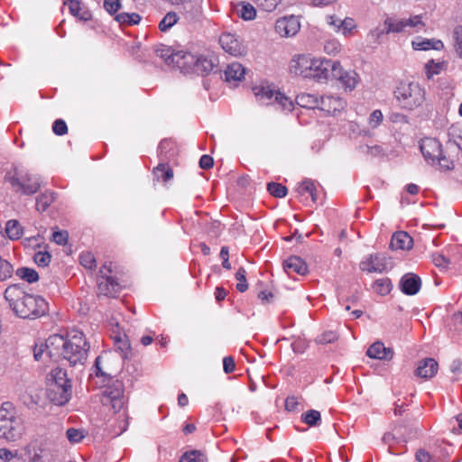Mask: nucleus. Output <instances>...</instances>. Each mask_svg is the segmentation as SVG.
<instances>
[{
  "instance_id": "f257e3e1",
  "label": "nucleus",
  "mask_w": 462,
  "mask_h": 462,
  "mask_svg": "<svg viewBox=\"0 0 462 462\" xmlns=\"http://www.w3.org/2000/svg\"><path fill=\"white\" fill-rule=\"evenodd\" d=\"M45 346L50 358H63L72 366L84 365L89 350V344L79 330H71L66 337L51 335L47 338Z\"/></svg>"
},
{
  "instance_id": "f03ea898",
  "label": "nucleus",
  "mask_w": 462,
  "mask_h": 462,
  "mask_svg": "<svg viewBox=\"0 0 462 462\" xmlns=\"http://www.w3.org/2000/svg\"><path fill=\"white\" fill-rule=\"evenodd\" d=\"M5 299L10 309L21 319H37L48 310V303L42 297L26 293L18 284H12L5 289Z\"/></svg>"
},
{
  "instance_id": "7ed1b4c3",
  "label": "nucleus",
  "mask_w": 462,
  "mask_h": 462,
  "mask_svg": "<svg viewBox=\"0 0 462 462\" xmlns=\"http://www.w3.org/2000/svg\"><path fill=\"white\" fill-rule=\"evenodd\" d=\"M329 61L310 54H297L290 60L289 70L291 74L304 79H328Z\"/></svg>"
},
{
  "instance_id": "20e7f679",
  "label": "nucleus",
  "mask_w": 462,
  "mask_h": 462,
  "mask_svg": "<svg viewBox=\"0 0 462 462\" xmlns=\"http://www.w3.org/2000/svg\"><path fill=\"white\" fill-rule=\"evenodd\" d=\"M48 398L56 405H64L71 397V383L67 372L60 367L51 371L47 377Z\"/></svg>"
},
{
  "instance_id": "39448f33",
  "label": "nucleus",
  "mask_w": 462,
  "mask_h": 462,
  "mask_svg": "<svg viewBox=\"0 0 462 462\" xmlns=\"http://www.w3.org/2000/svg\"><path fill=\"white\" fill-rule=\"evenodd\" d=\"M393 94L399 106L409 111L422 106L425 101V89L418 82H401Z\"/></svg>"
},
{
  "instance_id": "423d86ee",
  "label": "nucleus",
  "mask_w": 462,
  "mask_h": 462,
  "mask_svg": "<svg viewBox=\"0 0 462 462\" xmlns=\"http://www.w3.org/2000/svg\"><path fill=\"white\" fill-rule=\"evenodd\" d=\"M5 180L10 182L16 191H20L24 195L35 194L41 188V178L30 172H23L18 169H14V173L8 172Z\"/></svg>"
},
{
  "instance_id": "0eeeda50",
  "label": "nucleus",
  "mask_w": 462,
  "mask_h": 462,
  "mask_svg": "<svg viewBox=\"0 0 462 462\" xmlns=\"http://www.w3.org/2000/svg\"><path fill=\"white\" fill-rule=\"evenodd\" d=\"M421 153L425 160L432 164L439 165L441 170H449L450 162L443 155L441 143L435 138H424L420 145Z\"/></svg>"
},
{
  "instance_id": "6e6552de",
  "label": "nucleus",
  "mask_w": 462,
  "mask_h": 462,
  "mask_svg": "<svg viewBox=\"0 0 462 462\" xmlns=\"http://www.w3.org/2000/svg\"><path fill=\"white\" fill-rule=\"evenodd\" d=\"M100 401L104 406H110L114 412L120 411L126 402L123 383L116 381L108 385L103 391Z\"/></svg>"
},
{
  "instance_id": "1a4fd4ad",
  "label": "nucleus",
  "mask_w": 462,
  "mask_h": 462,
  "mask_svg": "<svg viewBox=\"0 0 462 462\" xmlns=\"http://www.w3.org/2000/svg\"><path fill=\"white\" fill-rule=\"evenodd\" d=\"M173 146L174 144L171 140H162L158 146V152L162 157V162L152 171L153 176L158 181L166 183L173 178L172 169L165 162L170 158L168 152L173 150Z\"/></svg>"
},
{
  "instance_id": "9d476101",
  "label": "nucleus",
  "mask_w": 462,
  "mask_h": 462,
  "mask_svg": "<svg viewBox=\"0 0 462 462\" xmlns=\"http://www.w3.org/2000/svg\"><path fill=\"white\" fill-rule=\"evenodd\" d=\"M384 25L386 26V33L402 32H417L424 27L421 16L420 15L400 20L387 18L384 21Z\"/></svg>"
},
{
  "instance_id": "9b49d317",
  "label": "nucleus",
  "mask_w": 462,
  "mask_h": 462,
  "mask_svg": "<svg viewBox=\"0 0 462 462\" xmlns=\"http://www.w3.org/2000/svg\"><path fill=\"white\" fill-rule=\"evenodd\" d=\"M329 78L337 80L348 90L356 88L359 82V76L355 70H346L339 61H329Z\"/></svg>"
},
{
  "instance_id": "f8f14e48",
  "label": "nucleus",
  "mask_w": 462,
  "mask_h": 462,
  "mask_svg": "<svg viewBox=\"0 0 462 462\" xmlns=\"http://www.w3.org/2000/svg\"><path fill=\"white\" fill-rule=\"evenodd\" d=\"M360 269L367 273H383L393 267L391 258L383 254H373L361 261Z\"/></svg>"
},
{
  "instance_id": "ddd939ff",
  "label": "nucleus",
  "mask_w": 462,
  "mask_h": 462,
  "mask_svg": "<svg viewBox=\"0 0 462 462\" xmlns=\"http://www.w3.org/2000/svg\"><path fill=\"white\" fill-rule=\"evenodd\" d=\"M171 67L179 69L183 73L194 71L199 73V58L196 57L190 52L177 51L171 58Z\"/></svg>"
},
{
  "instance_id": "4468645a",
  "label": "nucleus",
  "mask_w": 462,
  "mask_h": 462,
  "mask_svg": "<svg viewBox=\"0 0 462 462\" xmlns=\"http://www.w3.org/2000/svg\"><path fill=\"white\" fill-rule=\"evenodd\" d=\"M203 0H181L179 5L180 17L187 23L198 22L203 14Z\"/></svg>"
},
{
  "instance_id": "2eb2a0df",
  "label": "nucleus",
  "mask_w": 462,
  "mask_h": 462,
  "mask_svg": "<svg viewBox=\"0 0 462 462\" xmlns=\"http://www.w3.org/2000/svg\"><path fill=\"white\" fill-rule=\"evenodd\" d=\"M23 425L22 419H13L0 423V438L8 441H16L23 436Z\"/></svg>"
},
{
  "instance_id": "dca6fc26",
  "label": "nucleus",
  "mask_w": 462,
  "mask_h": 462,
  "mask_svg": "<svg viewBox=\"0 0 462 462\" xmlns=\"http://www.w3.org/2000/svg\"><path fill=\"white\" fill-rule=\"evenodd\" d=\"M300 24L297 17L284 16L278 19L275 23V32L282 37H291L295 35L300 30Z\"/></svg>"
},
{
  "instance_id": "f3484780",
  "label": "nucleus",
  "mask_w": 462,
  "mask_h": 462,
  "mask_svg": "<svg viewBox=\"0 0 462 462\" xmlns=\"http://www.w3.org/2000/svg\"><path fill=\"white\" fill-rule=\"evenodd\" d=\"M219 43L222 49L233 56L243 55L245 52V46L238 38L231 32H224L219 37Z\"/></svg>"
},
{
  "instance_id": "a211bd4d",
  "label": "nucleus",
  "mask_w": 462,
  "mask_h": 462,
  "mask_svg": "<svg viewBox=\"0 0 462 462\" xmlns=\"http://www.w3.org/2000/svg\"><path fill=\"white\" fill-rule=\"evenodd\" d=\"M98 292L107 297H115L121 291V285L111 275H99L97 280Z\"/></svg>"
},
{
  "instance_id": "6ab92c4d",
  "label": "nucleus",
  "mask_w": 462,
  "mask_h": 462,
  "mask_svg": "<svg viewBox=\"0 0 462 462\" xmlns=\"http://www.w3.org/2000/svg\"><path fill=\"white\" fill-rule=\"evenodd\" d=\"M421 287L420 278L413 273H405L400 280L399 288L401 291L406 295H415Z\"/></svg>"
},
{
  "instance_id": "aec40b11",
  "label": "nucleus",
  "mask_w": 462,
  "mask_h": 462,
  "mask_svg": "<svg viewBox=\"0 0 462 462\" xmlns=\"http://www.w3.org/2000/svg\"><path fill=\"white\" fill-rule=\"evenodd\" d=\"M254 94L261 105H274V97L277 90L274 87L269 85H259L253 88Z\"/></svg>"
},
{
  "instance_id": "412c9836",
  "label": "nucleus",
  "mask_w": 462,
  "mask_h": 462,
  "mask_svg": "<svg viewBox=\"0 0 462 462\" xmlns=\"http://www.w3.org/2000/svg\"><path fill=\"white\" fill-rule=\"evenodd\" d=\"M345 106V101L336 96L326 95L319 97V109L332 114L340 111Z\"/></svg>"
},
{
  "instance_id": "4be33fe9",
  "label": "nucleus",
  "mask_w": 462,
  "mask_h": 462,
  "mask_svg": "<svg viewBox=\"0 0 462 462\" xmlns=\"http://www.w3.org/2000/svg\"><path fill=\"white\" fill-rule=\"evenodd\" d=\"M283 269L288 275H304L308 273L306 263L299 256H290L283 262Z\"/></svg>"
},
{
  "instance_id": "5701e85b",
  "label": "nucleus",
  "mask_w": 462,
  "mask_h": 462,
  "mask_svg": "<svg viewBox=\"0 0 462 462\" xmlns=\"http://www.w3.org/2000/svg\"><path fill=\"white\" fill-rule=\"evenodd\" d=\"M439 365L433 358H425L420 361L415 370V374L423 379L432 378L438 372Z\"/></svg>"
},
{
  "instance_id": "b1692460",
  "label": "nucleus",
  "mask_w": 462,
  "mask_h": 462,
  "mask_svg": "<svg viewBox=\"0 0 462 462\" xmlns=\"http://www.w3.org/2000/svg\"><path fill=\"white\" fill-rule=\"evenodd\" d=\"M245 69L238 62H232L226 66L224 71L225 80L233 85L244 79Z\"/></svg>"
},
{
  "instance_id": "393cba45",
  "label": "nucleus",
  "mask_w": 462,
  "mask_h": 462,
  "mask_svg": "<svg viewBox=\"0 0 462 462\" xmlns=\"http://www.w3.org/2000/svg\"><path fill=\"white\" fill-rule=\"evenodd\" d=\"M366 355L374 359L391 360L393 351L390 347H385L383 343L376 341L368 347Z\"/></svg>"
},
{
  "instance_id": "a878e982",
  "label": "nucleus",
  "mask_w": 462,
  "mask_h": 462,
  "mask_svg": "<svg viewBox=\"0 0 462 462\" xmlns=\"http://www.w3.org/2000/svg\"><path fill=\"white\" fill-rule=\"evenodd\" d=\"M114 347L123 359L128 358L131 354V345L125 334L116 333L112 335Z\"/></svg>"
},
{
  "instance_id": "bb28decb",
  "label": "nucleus",
  "mask_w": 462,
  "mask_h": 462,
  "mask_svg": "<svg viewBox=\"0 0 462 462\" xmlns=\"http://www.w3.org/2000/svg\"><path fill=\"white\" fill-rule=\"evenodd\" d=\"M413 240L406 232L395 233L390 243V246L393 250H408L411 248Z\"/></svg>"
},
{
  "instance_id": "cd10ccee",
  "label": "nucleus",
  "mask_w": 462,
  "mask_h": 462,
  "mask_svg": "<svg viewBox=\"0 0 462 462\" xmlns=\"http://www.w3.org/2000/svg\"><path fill=\"white\" fill-rule=\"evenodd\" d=\"M234 12L244 21H252L256 17V9L249 2L242 1L234 6Z\"/></svg>"
},
{
  "instance_id": "c85d7f7f",
  "label": "nucleus",
  "mask_w": 462,
  "mask_h": 462,
  "mask_svg": "<svg viewBox=\"0 0 462 462\" xmlns=\"http://www.w3.org/2000/svg\"><path fill=\"white\" fill-rule=\"evenodd\" d=\"M412 48L416 51L440 50L443 48L441 41L416 38L411 42Z\"/></svg>"
},
{
  "instance_id": "c756f323",
  "label": "nucleus",
  "mask_w": 462,
  "mask_h": 462,
  "mask_svg": "<svg viewBox=\"0 0 462 462\" xmlns=\"http://www.w3.org/2000/svg\"><path fill=\"white\" fill-rule=\"evenodd\" d=\"M296 103L308 109H319V97L314 94L300 93L296 97Z\"/></svg>"
},
{
  "instance_id": "7c9ffc66",
  "label": "nucleus",
  "mask_w": 462,
  "mask_h": 462,
  "mask_svg": "<svg viewBox=\"0 0 462 462\" xmlns=\"http://www.w3.org/2000/svg\"><path fill=\"white\" fill-rule=\"evenodd\" d=\"M56 193L46 190L36 198V209L40 212L45 211L55 200Z\"/></svg>"
},
{
  "instance_id": "2f4dec72",
  "label": "nucleus",
  "mask_w": 462,
  "mask_h": 462,
  "mask_svg": "<svg viewBox=\"0 0 462 462\" xmlns=\"http://www.w3.org/2000/svg\"><path fill=\"white\" fill-rule=\"evenodd\" d=\"M5 233L9 239L18 240L23 234V228L17 220L11 219L5 224Z\"/></svg>"
},
{
  "instance_id": "473e14b6",
  "label": "nucleus",
  "mask_w": 462,
  "mask_h": 462,
  "mask_svg": "<svg viewBox=\"0 0 462 462\" xmlns=\"http://www.w3.org/2000/svg\"><path fill=\"white\" fill-rule=\"evenodd\" d=\"M115 19L121 25L131 26L138 24L141 21V16L137 13L122 12L117 14Z\"/></svg>"
},
{
  "instance_id": "72a5a7b5",
  "label": "nucleus",
  "mask_w": 462,
  "mask_h": 462,
  "mask_svg": "<svg viewBox=\"0 0 462 462\" xmlns=\"http://www.w3.org/2000/svg\"><path fill=\"white\" fill-rule=\"evenodd\" d=\"M13 419H22L16 415V411L12 402H4L0 408V423L6 422Z\"/></svg>"
},
{
  "instance_id": "f704fd0d",
  "label": "nucleus",
  "mask_w": 462,
  "mask_h": 462,
  "mask_svg": "<svg viewBox=\"0 0 462 462\" xmlns=\"http://www.w3.org/2000/svg\"><path fill=\"white\" fill-rule=\"evenodd\" d=\"M180 19V16L177 13L172 11L168 12L159 23L160 31H169L173 25H175L179 22Z\"/></svg>"
},
{
  "instance_id": "c9c22d12",
  "label": "nucleus",
  "mask_w": 462,
  "mask_h": 462,
  "mask_svg": "<svg viewBox=\"0 0 462 462\" xmlns=\"http://www.w3.org/2000/svg\"><path fill=\"white\" fill-rule=\"evenodd\" d=\"M296 191L299 195L310 194L312 200L315 202L317 200V193H316V186L313 180H303L297 188Z\"/></svg>"
},
{
  "instance_id": "e433bc0d",
  "label": "nucleus",
  "mask_w": 462,
  "mask_h": 462,
  "mask_svg": "<svg viewBox=\"0 0 462 462\" xmlns=\"http://www.w3.org/2000/svg\"><path fill=\"white\" fill-rule=\"evenodd\" d=\"M374 291L380 295H387L393 289L392 282L389 278H381L373 284Z\"/></svg>"
},
{
  "instance_id": "4c0bfd02",
  "label": "nucleus",
  "mask_w": 462,
  "mask_h": 462,
  "mask_svg": "<svg viewBox=\"0 0 462 462\" xmlns=\"http://www.w3.org/2000/svg\"><path fill=\"white\" fill-rule=\"evenodd\" d=\"M16 275L29 283L35 282L39 280L38 273L32 268H18L16 270Z\"/></svg>"
},
{
  "instance_id": "58836bf2",
  "label": "nucleus",
  "mask_w": 462,
  "mask_h": 462,
  "mask_svg": "<svg viewBox=\"0 0 462 462\" xmlns=\"http://www.w3.org/2000/svg\"><path fill=\"white\" fill-rule=\"evenodd\" d=\"M301 420L310 427L317 426L321 421L320 412L316 410H310L301 415Z\"/></svg>"
},
{
  "instance_id": "ea45409f",
  "label": "nucleus",
  "mask_w": 462,
  "mask_h": 462,
  "mask_svg": "<svg viewBox=\"0 0 462 462\" xmlns=\"http://www.w3.org/2000/svg\"><path fill=\"white\" fill-rule=\"evenodd\" d=\"M155 54L162 59L167 65L171 66L172 62L171 58L175 55L173 51L165 45H159L154 48Z\"/></svg>"
},
{
  "instance_id": "a19ab883",
  "label": "nucleus",
  "mask_w": 462,
  "mask_h": 462,
  "mask_svg": "<svg viewBox=\"0 0 462 462\" xmlns=\"http://www.w3.org/2000/svg\"><path fill=\"white\" fill-rule=\"evenodd\" d=\"M444 62H435L434 60H430L425 64V73L428 79H431L435 75H439L444 69Z\"/></svg>"
},
{
  "instance_id": "79ce46f5",
  "label": "nucleus",
  "mask_w": 462,
  "mask_h": 462,
  "mask_svg": "<svg viewBox=\"0 0 462 462\" xmlns=\"http://www.w3.org/2000/svg\"><path fill=\"white\" fill-rule=\"evenodd\" d=\"M340 26L341 30L339 32H341L345 37L353 36L356 29V23L351 17H346L344 20H342Z\"/></svg>"
},
{
  "instance_id": "37998d69",
  "label": "nucleus",
  "mask_w": 462,
  "mask_h": 462,
  "mask_svg": "<svg viewBox=\"0 0 462 462\" xmlns=\"http://www.w3.org/2000/svg\"><path fill=\"white\" fill-rule=\"evenodd\" d=\"M273 106H277V107L282 110L291 111L293 102L279 91L275 95Z\"/></svg>"
},
{
  "instance_id": "c03bdc74",
  "label": "nucleus",
  "mask_w": 462,
  "mask_h": 462,
  "mask_svg": "<svg viewBox=\"0 0 462 462\" xmlns=\"http://www.w3.org/2000/svg\"><path fill=\"white\" fill-rule=\"evenodd\" d=\"M207 461H208V459H207L206 455L198 450H192L189 452H186L180 458V462H207Z\"/></svg>"
},
{
  "instance_id": "a18cd8bd",
  "label": "nucleus",
  "mask_w": 462,
  "mask_h": 462,
  "mask_svg": "<svg viewBox=\"0 0 462 462\" xmlns=\"http://www.w3.org/2000/svg\"><path fill=\"white\" fill-rule=\"evenodd\" d=\"M362 153L372 157H382L385 155V150L381 145H362L360 146Z\"/></svg>"
},
{
  "instance_id": "49530a36",
  "label": "nucleus",
  "mask_w": 462,
  "mask_h": 462,
  "mask_svg": "<svg viewBox=\"0 0 462 462\" xmlns=\"http://www.w3.org/2000/svg\"><path fill=\"white\" fill-rule=\"evenodd\" d=\"M267 190L275 198H284L287 194V188L281 183L271 182L267 185Z\"/></svg>"
},
{
  "instance_id": "de8ad7c7",
  "label": "nucleus",
  "mask_w": 462,
  "mask_h": 462,
  "mask_svg": "<svg viewBox=\"0 0 462 462\" xmlns=\"http://www.w3.org/2000/svg\"><path fill=\"white\" fill-rule=\"evenodd\" d=\"M79 263L84 268L89 270H94L97 266L96 259L90 252L81 253L79 255Z\"/></svg>"
},
{
  "instance_id": "09e8293b",
  "label": "nucleus",
  "mask_w": 462,
  "mask_h": 462,
  "mask_svg": "<svg viewBox=\"0 0 462 462\" xmlns=\"http://www.w3.org/2000/svg\"><path fill=\"white\" fill-rule=\"evenodd\" d=\"M341 43L336 39H330L324 43V51L328 55H337L341 51Z\"/></svg>"
},
{
  "instance_id": "8fccbe9b",
  "label": "nucleus",
  "mask_w": 462,
  "mask_h": 462,
  "mask_svg": "<svg viewBox=\"0 0 462 462\" xmlns=\"http://www.w3.org/2000/svg\"><path fill=\"white\" fill-rule=\"evenodd\" d=\"M245 275L246 271L243 267H240L236 273V279L238 281L236 287V290L240 292H245L248 289Z\"/></svg>"
},
{
  "instance_id": "3c124183",
  "label": "nucleus",
  "mask_w": 462,
  "mask_h": 462,
  "mask_svg": "<svg viewBox=\"0 0 462 462\" xmlns=\"http://www.w3.org/2000/svg\"><path fill=\"white\" fill-rule=\"evenodd\" d=\"M35 263L40 267L48 266L51 260V254L48 251H39L33 255Z\"/></svg>"
},
{
  "instance_id": "603ef678",
  "label": "nucleus",
  "mask_w": 462,
  "mask_h": 462,
  "mask_svg": "<svg viewBox=\"0 0 462 462\" xmlns=\"http://www.w3.org/2000/svg\"><path fill=\"white\" fill-rule=\"evenodd\" d=\"M257 6L266 12H273L282 0H254Z\"/></svg>"
},
{
  "instance_id": "864d4df0",
  "label": "nucleus",
  "mask_w": 462,
  "mask_h": 462,
  "mask_svg": "<svg viewBox=\"0 0 462 462\" xmlns=\"http://www.w3.org/2000/svg\"><path fill=\"white\" fill-rule=\"evenodd\" d=\"M337 338H338V337H337V333L332 330H329V331H325L322 334H320L319 336H318L316 337L315 341L318 344L324 345V344L333 343V342L337 341Z\"/></svg>"
},
{
  "instance_id": "5fc2aeb1",
  "label": "nucleus",
  "mask_w": 462,
  "mask_h": 462,
  "mask_svg": "<svg viewBox=\"0 0 462 462\" xmlns=\"http://www.w3.org/2000/svg\"><path fill=\"white\" fill-rule=\"evenodd\" d=\"M416 459L419 462H448L446 457L443 458L437 459L433 457L431 455H430L429 452L422 449L419 450L416 453Z\"/></svg>"
},
{
  "instance_id": "6e6d98bb",
  "label": "nucleus",
  "mask_w": 462,
  "mask_h": 462,
  "mask_svg": "<svg viewBox=\"0 0 462 462\" xmlns=\"http://www.w3.org/2000/svg\"><path fill=\"white\" fill-rule=\"evenodd\" d=\"M13 273V266L9 262L0 257V280L4 281L11 277Z\"/></svg>"
},
{
  "instance_id": "4d7b16f0",
  "label": "nucleus",
  "mask_w": 462,
  "mask_h": 462,
  "mask_svg": "<svg viewBox=\"0 0 462 462\" xmlns=\"http://www.w3.org/2000/svg\"><path fill=\"white\" fill-rule=\"evenodd\" d=\"M69 239V233L66 230H53L51 240L59 245H65Z\"/></svg>"
},
{
  "instance_id": "13d9d810",
  "label": "nucleus",
  "mask_w": 462,
  "mask_h": 462,
  "mask_svg": "<svg viewBox=\"0 0 462 462\" xmlns=\"http://www.w3.org/2000/svg\"><path fill=\"white\" fill-rule=\"evenodd\" d=\"M383 119V116L381 110L376 109L372 112L369 116V125L371 128L374 129L379 126Z\"/></svg>"
},
{
  "instance_id": "bf43d9fd",
  "label": "nucleus",
  "mask_w": 462,
  "mask_h": 462,
  "mask_svg": "<svg viewBox=\"0 0 462 462\" xmlns=\"http://www.w3.org/2000/svg\"><path fill=\"white\" fill-rule=\"evenodd\" d=\"M66 436L68 439L72 443H78L84 438L82 431L74 428L68 429L66 431Z\"/></svg>"
},
{
  "instance_id": "052dcab7",
  "label": "nucleus",
  "mask_w": 462,
  "mask_h": 462,
  "mask_svg": "<svg viewBox=\"0 0 462 462\" xmlns=\"http://www.w3.org/2000/svg\"><path fill=\"white\" fill-rule=\"evenodd\" d=\"M52 131L57 135H64L68 132V126L64 120L57 119L52 125Z\"/></svg>"
},
{
  "instance_id": "680f3d73",
  "label": "nucleus",
  "mask_w": 462,
  "mask_h": 462,
  "mask_svg": "<svg viewBox=\"0 0 462 462\" xmlns=\"http://www.w3.org/2000/svg\"><path fill=\"white\" fill-rule=\"evenodd\" d=\"M105 9L111 14H115L121 7L119 0H104Z\"/></svg>"
},
{
  "instance_id": "e2e57ef3",
  "label": "nucleus",
  "mask_w": 462,
  "mask_h": 462,
  "mask_svg": "<svg viewBox=\"0 0 462 462\" xmlns=\"http://www.w3.org/2000/svg\"><path fill=\"white\" fill-rule=\"evenodd\" d=\"M456 51L460 59H462V24L455 30Z\"/></svg>"
},
{
  "instance_id": "0e129e2a",
  "label": "nucleus",
  "mask_w": 462,
  "mask_h": 462,
  "mask_svg": "<svg viewBox=\"0 0 462 462\" xmlns=\"http://www.w3.org/2000/svg\"><path fill=\"white\" fill-rule=\"evenodd\" d=\"M326 22L328 25L334 29L336 32H339L341 30L340 23L342 20L337 17L335 14L326 16Z\"/></svg>"
},
{
  "instance_id": "69168bd1",
  "label": "nucleus",
  "mask_w": 462,
  "mask_h": 462,
  "mask_svg": "<svg viewBox=\"0 0 462 462\" xmlns=\"http://www.w3.org/2000/svg\"><path fill=\"white\" fill-rule=\"evenodd\" d=\"M103 358V356H98L94 363V365L92 367V374L91 375L95 374L97 377H106L107 374L104 372L100 366L101 360Z\"/></svg>"
},
{
  "instance_id": "338daca9",
  "label": "nucleus",
  "mask_w": 462,
  "mask_h": 462,
  "mask_svg": "<svg viewBox=\"0 0 462 462\" xmlns=\"http://www.w3.org/2000/svg\"><path fill=\"white\" fill-rule=\"evenodd\" d=\"M432 262L437 267L446 268L450 261L441 254H432Z\"/></svg>"
},
{
  "instance_id": "774afa93",
  "label": "nucleus",
  "mask_w": 462,
  "mask_h": 462,
  "mask_svg": "<svg viewBox=\"0 0 462 462\" xmlns=\"http://www.w3.org/2000/svg\"><path fill=\"white\" fill-rule=\"evenodd\" d=\"M223 369L226 374H231L236 369L235 360L232 356H225L223 359Z\"/></svg>"
}]
</instances>
